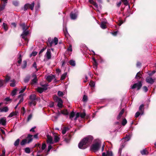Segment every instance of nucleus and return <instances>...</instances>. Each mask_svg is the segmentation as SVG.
I'll list each match as a JSON object with an SVG mask.
<instances>
[{"label": "nucleus", "instance_id": "1", "mask_svg": "<svg viewBox=\"0 0 156 156\" xmlns=\"http://www.w3.org/2000/svg\"><path fill=\"white\" fill-rule=\"evenodd\" d=\"M93 139V138L91 136L84 138L78 144L79 148L81 149L86 148L89 144L91 142Z\"/></svg>", "mask_w": 156, "mask_h": 156}, {"label": "nucleus", "instance_id": "2", "mask_svg": "<svg viewBox=\"0 0 156 156\" xmlns=\"http://www.w3.org/2000/svg\"><path fill=\"white\" fill-rule=\"evenodd\" d=\"M20 26L22 27L23 30V32L21 35L22 38L24 39L25 41H28V39L27 37V36L29 34L28 30H27L29 27V26H26L25 23H22L20 24Z\"/></svg>", "mask_w": 156, "mask_h": 156}, {"label": "nucleus", "instance_id": "3", "mask_svg": "<svg viewBox=\"0 0 156 156\" xmlns=\"http://www.w3.org/2000/svg\"><path fill=\"white\" fill-rule=\"evenodd\" d=\"M101 146L100 141L99 140H96L95 143L92 144L90 147V149L94 152L98 151Z\"/></svg>", "mask_w": 156, "mask_h": 156}, {"label": "nucleus", "instance_id": "4", "mask_svg": "<svg viewBox=\"0 0 156 156\" xmlns=\"http://www.w3.org/2000/svg\"><path fill=\"white\" fill-rule=\"evenodd\" d=\"M142 86V83L139 81L137 83H134L133 85L131 86V88L134 89L137 88V90H139Z\"/></svg>", "mask_w": 156, "mask_h": 156}, {"label": "nucleus", "instance_id": "5", "mask_svg": "<svg viewBox=\"0 0 156 156\" xmlns=\"http://www.w3.org/2000/svg\"><path fill=\"white\" fill-rule=\"evenodd\" d=\"M54 100L58 102V106L59 108H62L63 107V101L60 98L57 96H55L54 97Z\"/></svg>", "mask_w": 156, "mask_h": 156}, {"label": "nucleus", "instance_id": "6", "mask_svg": "<svg viewBox=\"0 0 156 156\" xmlns=\"http://www.w3.org/2000/svg\"><path fill=\"white\" fill-rule=\"evenodd\" d=\"M48 86L47 84H45L42 85L43 87V88L41 87H38L37 89V91L39 93H42L44 90H46L47 89V87Z\"/></svg>", "mask_w": 156, "mask_h": 156}, {"label": "nucleus", "instance_id": "7", "mask_svg": "<svg viewBox=\"0 0 156 156\" xmlns=\"http://www.w3.org/2000/svg\"><path fill=\"white\" fill-rule=\"evenodd\" d=\"M45 56L48 59H50L51 58V52L50 49H48Z\"/></svg>", "mask_w": 156, "mask_h": 156}, {"label": "nucleus", "instance_id": "8", "mask_svg": "<svg viewBox=\"0 0 156 156\" xmlns=\"http://www.w3.org/2000/svg\"><path fill=\"white\" fill-rule=\"evenodd\" d=\"M47 136V143L49 144H53L54 143V142L53 140V139L52 137L49 135H48Z\"/></svg>", "mask_w": 156, "mask_h": 156}, {"label": "nucleus", "instance_id": "9", "mask_svg": "<svg viewBox=\"0 0 156 156\" xmlns=\"http://www.w3.org/2000/svg\"><path fill=\"white\" fill-rule=\"evenodd\" d=\"M61 114L64 115H68L69 114V112L66 109H64L61 110L60 112H58V116Z\"/></svg>", "mask_w": 156, "mask_h": 156}, {"label": "nucleus", "instance_id": "10", "mask_svg": "<svg viewBox=\"0 0 156 156\" xmlns=\"http://www.w3.org/2000/svg\"><path fill=\"white\" fill-rule=\"evenodd\" d=\"M146 80L147 82L150 84H152L154 82V80L150 76L147 77L146 78Z\"/></svg>", "mask_w": 156, "mask_h": 156}, {"label": "nucleus", "instance_id": "11", "mask_svg": "<svg viewBox=\"0 0 156 156\" xmlns=\"http://www.w3.org/2000/svg\"><path fill=\"white\" fill-rule=\"evenodd\" d=\"M102 156H113L112 151H108L106 153L105 152H103L102 154Z\"/></svg>", "mask_w": 156, "mask_h": 156}, {"label": "nucleus", "instance_id": "12", "mask_svg": "<svg viewBox=\"0 0 156 156\" xmlns=\"http://www.w3.org/2000/svg\"><path fill=\"white\" fill-rule=\"evenodd\" d=\"M33 135L30 134H28L27 138L26 139H27V143H29L31 142L33 140Z\"/></svg>", "mask_w": 156, "mask_h": 156}, {"label": "nucleus", "instance_id": "13", "mask_svg": "<svg viewBox=\"0 0 156 156\" xmlns=\"http://www.w3.org/2000/svg\"><path fill=\"white\" fill-rule=\"evenodd\" d=\"M107 24V22L106 21H102L101 23L100 26L103 29H105L106 28V24Z\"/></svg>", "mask_w": 156, "mask_h": 156}, {"label": "nucleus", "instance_id": "14", "mask_svg": "<svg viewBox=\"0 0 156 156\" xmlns=\"http://www.w3.org/2000/svg\"><path fill=\"white\" fill-rule=\"evenodd\" d=\"M6 119L4 117L0 119V124L3 126H5L6 125Z\"/></svg>", "mask_w": 156, "mask_h": 156}, {"label": "nucleus", "instance_id": "15", "mask_svg": "<svg viewBox=\"0 0 156 156\" xmlns=\"http://www.w3.org/2000/svg\"><path fill=\"white\" fill-rule=\"evenodd\" d=\"M124 109H122L119 113L118 116L117 117V119L118 120L120 119L122 117V115L124 113Z\"/></svg>", "mask_w": 156, "mask_h": 156}, {"label": "nucleus", "instance_id": "16", "mask_svg": "<svg viewBox=\"0 0 156 156\" xmlns=\"http://www.w3.org/2000/svg\"><path fill=\"white\" fill-rule=\"evenodd\" d=\"M77 14L76 13H74L73 12H71L70 15V17L73 20L75 19L77 17Z\"/></svg>", "mask_w": 156, "mask_h": 156}, {"label": "nucleus", "instance_id": "17", "mask_svg": "<svg viewBox=\"0 0 156 156\" xmlns=\"http://www.w3.org/2000/svg\"><path fill=\"white\" fill-rule=\"evenodd\" d=\"M55 78V76L53 75H51L48 76L46 80L48 82H50L51 80Z\"/></svg>", "mask_w": 156, "mask_h": 156}, {"label": "nucleus", "instance_id": "18", "mask_svg": "<svg viewBox=\"0 0 156 156\" xmlns=\"http://www.w3.org/2000/svg\"><path fill=\"white\" fill-rule=\"evenodd\" d=\"M8 108L6 106L3 107L0 109L1 112H7L8 111Z\"/></svg>", "mask_w": 156, "mask_h": 156}, {"label": "nucleus", "instance_id": "19", "mask_svg": "<svg viewBox=\"0 0 156 156\" xmlns=\"http://www.w3.org/2000/svg\"><path fill=\"white\" fill-rule=\"evenodd\" d=\"M131 137V136L130 135H126V136L125 137L122 138V140H124L125 142L127 141L130 140Z\"/></svg>", "mask_w": 156, "mask_h": 156}, {"label": "nucleus", "instance_id": "20", "mask_svg": "<svg viewBox=\"0 0 156 156\" xmlns=\"http://www.w3.org/2000/svg\"><path fill=\"white\" fill-rule=\"evenodd\" d=\"M142 76V75L141 72H139L137 73L135 78L137 79H139L140 78H141Z\"/></svg>", "mask_w": 156, "mask_h": 156}, {"label": "nucleus", "instance_id": "21", "mask_svg": "<svg viewBox=\"0 0 156 156\" xmlns=\"http://www.w3.org/2000/svg\"><path fill=\"white\" fill-rule=\"evenodd\" d=\"M89 2L91 4H93L97 8H98V4L94 2V0H89Z\"/></svg>", "mask_w": 156, "mask_h": 156}, {"label": "nucleus", "instance_id": "22", "mask_svg": "<svg viewBox=\"0 0 156 156\" xmlns=\"http://www.w3.org/2000/svg\"><path fill=\"white\" fill-rule=\"evenodd\" d=\"M17 112H11L8 116V117L11 118L13 116H16L17 115Z\"/></svg>", "mask_w": 156, "mask_h": 156}, {"label": "nucleus", "instance_id": "23", "mask_svg": "<svg viewBox=\"0 0 156 156\" xmlns=\"http://www.w3.org/2000/svg\"><path fill=\"white\" fill-rule=\"evenodd\" d=\"M11 83H10V85L12 87H14L16 86V81L14 79L10 80Z\"/></svg>", "mask_w": 156, "mask_h": 156}, {"label": "nucleus", "instance_id": "24", "mask_svg": "<svg viewBox=\"0 0 156 156\" xmlns=\"http://www.w3.org/2000/svg\"><path fill=\"white\" fill-rule=\"evenodd\" d=\"M18 98L20 99L19 102L18 103V104H19L23 102V95L22 94L20 95L18 97Z\"/></svg>", "mask_w": 156, "mask_h": 156}, {"label": "nucleus", "instance_id": "25", "mask_svg": "<svg viewBox=\"0 0 156 156\" xmlns=\"http://www.w3.org/2000/svg\"><path fill=\"white\" fill-rule=\"evenodd\" d=\"M140 153L142 155H147L148 154V152L146 149H144L141 151Z\"/></svg>", "mask_w": 156, "mask_h": 156}, {"label": "nucleus", "instance_id": "26", "mask_svg": "<svg viewBox=\"0 0 156 156\" xmlns=\"http://www.w3.org/2000/svg\"><path fill=\"white\" fill-rule=\"evenodd\" d=\"M29 104L31 106H34L36 104V102L35 100H31V101H30Z\"/></svg>", "mask_w": 156, "mask_h": 156}, {"label": "nucleus", "instance_id": "27", "mask_svg": "<svg viewBox=\"0 0 156 156\" xmlns=\"http://www.w3.org/2000/svg\"><path fill=\"white\" fill-rule=\"evenodd\" d=\"M2 27L5 31H6L8 30V27L6 24L3 23L2 25Z\"/></svg>", "mask_w": 156, "mask_h": 156}, {"label": "nucleus", "instance_id": "28", "mask_svg": "<svg viewBox=\"0 0 156 156\" xmlns=\"http://www.w3.org/2000/svg\"><path fill=\"white\" fill-rule=\"evenodd\" d=\"M75 115V113L73 111L71 112L69 114V119L71 120L73 119V118L74 116Z\"/></svg>", "mask_w": 156, "mask_h": 156}, {"label": "nucleus", "instance_id": "29", "mask_svg": "<svg viewBox=\"0 0 156 156\" xmlns=\"http://www.w3.org/2000/svg\"><path fill=\"white\" fill-rule=\"evenodd\" d=\"M64 35L66 37L69 35L66 28H64L63 29Z\"/></svg>", "mask_w": 156, "mask_h": 156}, {"label": "nucleus", "instance_id": "30", "mask_svg": "<svg viewBox=\"0 0 156 156\" xmlns=\"http://www.w3.org/2000/svg\"><path fill=\"white\" fill-rule=\"evenodd\" d=\"M59 138L58 136L56 135H55L54 137V140L53 141L54 143H57L58 142L59 140Z\"/></svg>", "mask_w": 156, "mask_h": 156}, {"label": "nucleus", "instance_id": "31", "mask_svg": "<svg viewBox=\"0 0 156 156\" xmlns=\"http://www.w3.org/2000/svg\"><path fill=\"white\" fill-rule=\"evenodd\" d=\"M27 143V139H23L20 143V144L21 145L23 146L25 145Z\"/></svg>", "mask_w": 156, "mask_h": 156}, {"label": "nucleus", "instance_id": "32", "mask_svg": "<svg viewBox=\"0 0 156 156\" xmlns=\"http://www.w3.org/2000/svg\"><path fill=\"white\" fill-rule=\"evenodd\" d=\"M93 60L94 61V63H93L94 67V69H96L97 68V66H98V63L96 62V61L94 58H93Z\"/></svg>", "mask_w": 156, "mask_h": 156}, {"label": "nucleus", "instance_id": "33", "mask_svg": "<svg viewBox=\"0 0 156 156\" xmlns=\"http://www.w3.org/2000/svg\"><path fill=\"white\" fill-rule=\"evenodd\" d=\"M30 98L31 100H35L36 99V95L35 94H32L30 96Z\"/></svg>", "mask_w": 156, "mask_h": 156}, {"label": "nucleus", "instance_id": "34", "mask_svg": "<svg viewBox=\"0 0 156 156\" xmlns=\"http://www.w3.org/2000/svg\"><path fill=\"white\" fill-rule=\"evenodd\" d=\"M48 41L50 46L51 47L52 46L53 44L54 43L53 40H51V38H49Z\"/></svg>", "mask_w": 156, "mask_h": 156}, {"label": "nucleus", "instance_id": "35", "mask_svg": "<svg viewBox=\"0 0 156 156\" xmlns=\"http://www.w3.org/2000/svg\"><path fill=\"white\" fill-rule=\"evenodd\" d=\"M69 63L72 66H75V61L73 60H72L69 61Z\"/></svg>", "mask_w": 156, "mask_h": 156}, {"label": "nucleus", "instance_id": "36", "mask_svg": "<svg viewBox=\"0 0 156 156\" xmlns=\"http://www.w3.org/2000/svg\"><path fill=\"white\" fill-rule=\"evenodd\" d=\"M5 100L7 102L6 104H8L9 103L11 102L12 101V100L9 97H7L5 98Z\"/></svg>", "mask_w": 156, "mask_h": 156}, {"label": "nucleus", "instance_id": "37", "mask_svg": "<svg viewBox=\"0 0 156 156\" xmlns=\"http://www.w3.org/2000/svg\"><path fill=\"white\" fill-rule=\"evenodd\" d=\"M20 139H18L14 142V145L15 146H17L20 143Z\"/></svg>", "mask_w": 156, "mask_h": 156}, {"label": "nucleus", "instance_id": "38", "mask_svg": "<svg viewBox=\"0 0 156 156\" xmlns=\"http://www.w3.org/2000/svg\"><path fill=\"white\" fill-rule=\"evenodd\" d=\"M144 105H140L139 107V110L140 111L141 114H143V110Z\"/></svg>", "mask_w": 156, "mask_h": 156}, {"label": "nucleus", "instance_id": "39", "mask_svg": "<svg viewBox=\"0 0 156 156\" xmlns=\"http://www.w3.org/2000/svg\"><path fill=\"white\" fill-rule=\"evenodd\" d=\"M22 56L21 55H19V57L18 58V62L19 64H20L22 61Z\"/></svg>", "mask_w": 156, "mask_h": 156}, {"label": "nucleus", "instance_id": "40", "mask_svg": "<svg viewBox=\"0 0 156 156\" xmlns=\"http://www.w3.org/2000/svg\"><path fill=\"white\" fill-rule=\"evenodd\" d=\"M29 4L28 3L24 5L23 9L24 11L27 10L29 8Z\"/></svg>", "mask_w": 156, "mask_h": 156}, {"label": "nucleus", "instance_id": "41", "mask_svg": "<svg viewBox=\"0 0 156 156\" xmlns=\"http://www.w3.org/2000/svg\"><path fill=\"white\" fill-rule=\"evenodd\" d=\"M34 2H33L31 4H29V8H30L31 10H33L34 6Z\"/></svg>", "mask_w": 156, "mask_h": 156}, {"label": "nucleus", "instance_id": "42", "mask_svg": "<svg viewBox=\"0 0 156 156\" xmlns=\"http://www.w3.org/2000/svg\"><path fill=\"white\" fill-rule=\"evenodd\" d=\"M86 115V113L85 112L80 113V116L81 118H84Z\"/></svg>", "mask_w": 156, "mask_h": 156}, {"label": "nucleus", "instance_id": "43", "mask_svg": "<svg viewBox=\"0 0 156 156\" xmlns=\"http://www.w3.org/2000/svg\"><path fill=\"white\" fill-rule=\"evenodd\" d=\"M89 85L92 87H94L95 85V83L92 81H90Z\"/></svg>", "mask_w": 156, "mask_h": 156}, {"label": "nucleus", "instance_id": "44", "mask_svg": "<svg viewBox=\"0 0 156 156\" xmlns=\"http://www.w3.org/2000/svg\"><path fill=\"white\" fill-rule=\"evenodd\" d=\"M127 123V120L126 119H123L122 121V124L123 126H125Z\"/></svg>", "mask_w": 156, "mask_h": 156}, {"label": "nucleus", "instance_id": "45", "mask_svg": "<svg viewBox=\"0 0 156 156\" xmlns=\"http://www.w3.org/2000/svg\"><path fill=\"white\" fill-rule=\"evenodd\" d=\"M23 64L22 66V68L23 69H24L25 68L27 65V62L26 61H24L23 62Z\"/></svg>", "mask_w": 156, "mask_h": 156}, {"label": "nucleus", "instance_id": "46", "mask_svg": "<svg viewBox=\"0 0 156 156\" xmlns=\"http://www.w3.org/2000/svg\"><path fill=\"white\" fill-rule=\"evenodd\" d=\"M37 81V77L35 76H34V78L32 80V84H34Z\"/></svg>", "mask_w": 156, "mask_h": 156}, {"label": "nucleus", "instance_id": "47", "mask_svg": "<svg viewBox=\"0 0 156 156\" xmlns=\"http://www.w3.org/2000/svg\"><path fill=\"white\" fill-rule=\"evenodd\" d=\"M67 75V73H65L63 74L62 76H61V80H63L66 77Z\"/></svg>", "mask_w": 156, "mask_h": 156}, {"label": "nucleus", "instance_id": "48", "mask_svg": "<svg viewBox=\"0 0 156 156\" xmlns=\"http://www.w3.org/2000/svg\"><path fill=\"white\" fill-rule=\"evenodd\" d=\"M17 90L16 89H15L12 90L11 93V94L12 96H14L16 94Z\"/></svg>", "mask_w": 156, "mask_h": 156}, {"label": "nucleus", "instance_id": "49", "mask_svg": "<svg viewBox=\"0 0 156 156\" xmlns=\"http://www.w3.org/2000/svg\"><path fill=\"white\" fill-rule=\"evenodd\" d=\"M25 151L27 153H29L30 152V150L29 148L27 147L25 148Z\"/></svg>", "mask_w": 156, "mask_h": 156}, {"label": "nucleus", "instance_id": "50", "mask_svg": "<svg viewBox=\"0 0 156 156\" xmlns=\"http://www.w3.org/2000/svg\"><path fill=\"white\" fill-rule=\"evenodd\" d=\"M68 130V128L67 127H65L62 130V133L64 134L66 133L67 131Z\"/></svg>", "mask_w": 156, "mask_h": 156}, {"label": "nucleus", "instance_id": "51", "mask_svg": "<svg viewBox=\"0 0 156 156\" xmlns=\"http://www.w3.org/2000/svg\"><path fill=\"white\" fill-rule=\"evenodd\" d=\"M54 41V43H55V45H56L58 43V39L56 37H55Z\"/></svg>", "mask_w": 156, "mask_h": 156}, {"label": "nucleus", "instance_id": "52", "mask_svg": "<svg viewBox=\"0 0 156 156\" xmlns=\"http://www.w3.org/2000/svg\"><path fill=\"white\" fill-rule=\"evenodd\" d=\"M80 116V113L77 112L76 115V117L74 119V120L75 121Z\"/></svg>", "mask_w": 156, "mask_h": 156}, {"label": "nucleus", "instance_id": "53", "mask_svg": "<svg viewBox=\"0 0 156 156\" xmlns=\"http://www.w3.org/2000/svg\"><path fill=\"white\" fill-rule=\"evenodd\" d=\"M4 80H0V87H2L4 85Z\"/></svg>", "mask_w": 156, "mask_h": 156}, {"label": "nucleus", "instance_id": "54", "mask_svg": "<svg viewBox=\"0 0 156 156\" xmlns=\"http://www.w3.org/2000/svg\"><path fill=\"white\" fill-rule=\"evenodd\" d=\"M122 2L124 3V4L126 5H128V2L127 0H121Z\"/></svg>", "mask_w": 156, "mask_h": 156}, {"label": "nucleus", "instance_id": "55", "mask_svg": "<svg viewBox=\"0 0 156 156\" xmlns=\"http://www.w3.org/2000/svg\"><path fill=\"white\" fill-rule=\"evenodd\" d=\"M87 97L86 95H84L83 98V101H86L87 100Z\"/></svg>", "mask_w": 156, "mask_h": 156}, {"label": "nucleus", "instance_id": "56", "mask_svg": "<svg viewBox=\"0 0 156 156\" xmlns=\"http://www.w3.org/2000/svg\"><path fill=\"white\" fill-rule=\"evenodd\" d=\"M13 4L15 6H17L18 5L19 3L17 1H14L12 2Z\"/></svg>", "mask_w": 156, "mask_h": 156}, {"label": "nucleus", "instance_id": "57", "mask_svg": "<svg viewBox=\"0 0 156 156\" xmlns=\"http://www.w3.org/2000/svg\"><path fill=\"white\" fill-rule=\"evenodd\" d=\"M5 149L2 150V154H1V156H5Z\"/></svg>", "mask_w": 156, "mask_h": 156}, {"label": "nucleus", "instance_id": "58", "mask_svg": "<svg viewBox=\"0 0 156 156\" xmlns=\"http://www.w3.org/2000/svg\"><path fill=\"white\" fill-rule=\"evenodd\" d=\"M5 80L6 82H7L9 80H10V77L9 76L7 75V76L5 78Z\"/></svg>", "mask_w": 156, "mask_h": 156}, {"label": "nucleus", "instance_id": "59", "mask_svg": "<svg viewBox=\"0 0 156 156\" xmlns=\"http://www.w3.org/2000/svg\"><path fill=\"white\" fill-rule=\"evenodd\" d=\"M26 88V87H24L23 88L20 90V91L19 92V93H22L23 92H24V91L25 90Z\"/></svg>", "mask_w": 156, "mask_h": 156}, {"label": "nucleus", "instance_id": "60", "mask_svg": "<svg viewBox=\"0 0 156 156\" xmlns=\"http://www.w3.org/2000/svg\"><path fill=\"white\" fill-rule=\"evenodd\" d=\"M58 94L59 96H61L63 95V93L62 91H58Z\"/></svg>", "mask_w": 156, "mask_h": 156}, {"label": "nucleus", "instance_id": "61", "mask_svg": "<svg viewBox=\"0 0 156 156\" xmlns=\"http://www.w3.org/2000/svg\"><path fill=\"white\" fill-rule=\"evenodd\" d=\"M37 54V52H36V51H34V52H33L31 54H30V56H35Z\"/></svg>", "mask_w": 156, "mask_h": 156}, {"label": "nucleus", "instance_id": "62", "mask_svg": "<svg viewBox=\"0 0 156 156\" xmlns=\"http://www.w3.org/2000/svg\"><path fill=\"white\" fill-rule=\"evenodd\" d=\"M46 144H42V147H41V149L42 150H44L45 147H46Z\"/></svg>", "mask_w": 156, "mask_h": 156}, {"label": "nucleus", "instance_id": "63", "mask_svg": "<svg viewBox=\"0 0 156 156\" xmlns=\"http://www.w3.org/2000/svg\"><path fill=\"white\" fill-rule=\"evenodd\" d=\"M30 80V78L29 77H27L24 80V82L25 83H27Z\"/></svg>", "mask_w": 156, "mask_h": 156}, {"label": "nucleus", "instance_id": "64", "mask_svg": "<svg viewBox=\"0 0 156 156\" xmlns=\"http://www.w3.org/2000/svg\"><path fill=\"white\" fill-rule=\"evenodd\" d=\"M68 51H72V47L71 45H70L69 47L67 49Z\"/></svg>", "mask_w": 156, "mask_h": 156}]
</instances>
